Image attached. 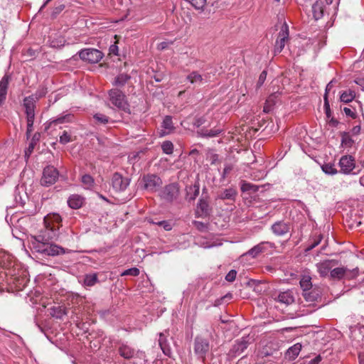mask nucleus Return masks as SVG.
I'll use <instances>...</instances> for the list:
<instances>
[{
    "mask_svg": "<svg viewBox=\"0 0 364 364\" xmlns=\"http://www.w3.org/2000/svg\"><path fill=\"white\" fill-rule=\"evenodd\" d=\"M61 221L58 214L47 215L44 218V228L38 235L31 237V248L45 256L55 257L68 253V250L53 243V240H57L59 237Z\"/></svg>",
    "mask_w": 364,
    "mask_h": 364,
    "instance_id": "1",
    "label": "nucleus"
},
{
    "mask_svg": "<svg viewBox=\"0 0 364 364\" xmlns=\"http://www.w3.org/2000/svg\"><path fill=\"white\" fill-rule=\"evenodd\" d=\"M358 273L359 269L358 267L349 269L345 267H338L333 269L332 268L329 277L331 279L333 280H341L343 279L351 280L355 279L358 276Z\"/></svg>",
    "mask_w": 364,
    "mask_h": 364,
    "instance_id": "2",
    "label": "nucleus"
},
{
    "mask_svg": "<svg viewBox=\"0 0 364 364\" xmlns=\"http://www.w3.org/2000/svg\"><path fill=\"white\" fill-rule=\"evenodd\" d=\"M210 349V343L208 339L201 337H196L194 341V353L198 358L205 363L206 355Z\"/></svg>",
    "mask_w": 364,
    "mask_h": 364,
    "instance_id": "3",
    "label": "nucleus"
},
{
    "mask_svg": "<svg viewBox=\"0 0 364 364\" xmlns=\"http://www.w3.org/2000/svg\"><path fill=\"white\" fill-rule=\"evenodd\" d=\"M36 100L31 96L25 97L23 100V106L26 109L27 117V134H30L33 130V125L35 118Z\"/></svg>",
    "mask_w": 364,
    "mask_h": 364,
    "instance_id": "4",
    "label": "nucleus"
},
{
    "mask_svg": "<svg viewBox=\"0 0 364 364\" xmlns=\"http://www.w3.org/2000/svg\"><path fill=\"white\" fill-rule=\"evenodd\" d=\"M289 26L287 24L286 22H284L282 24L280 31L277 35L274 48V55H277L280 53L282 50L284 49L286 43L289 41Z\"/></svg>",
    "mask_w": 364,
    "mask_h": 364,
    "instance_id": "5",
    "label": "nucleus"
},
{
    "mask_svg": "<svg viewBox=\"0 0 364 364\" xmlns=\"http://www.w3.org/2000/svg\"><path fill=\"white\" fill-rule=\"evenodd\" d=\"M109 95L112 105L124 111L129 109V105L126 101L125 95L121 90L112 89L109 92Z\"/></svg>",
    "mask_w": 364,
    "mask_h": 364,
    "instance_id": "6",
    "label": "nucleus"
},
{
    "mask_svg": "<svg viewBox=\"0 0 364 364\" xmlns=\"http://www.w3.org/2000/svg\"><path fill=\"white\" fill-rule=\"evenodd\" d=\"M79 56L82 60L90 63H97L103 57V53L95 48H85L79 52Z\"/></svg>",
    "mask_w": 364,
    "mask_h": 364,
    "instance_id": "7",
    "label": "nucleus"
},
{
    "mask_svg": "<svg viewBox=\"0 0 364 364\" xmlns=\"http://www.w3.org/2000/svg\"><path fill=\"white\" fill-rule=\"evenodd\" d=\"M58 171L53 166H47L43 169L41 183L45 186H49L56 181L58 178Z\"/></svg>",
    "mask_w": 364,
    "mask_h": 364,
    "instance_id": "8",
    "label": "nucleus"
},
{
    "mask_svg": "<svg viewBox=\"0 0 364 364\" xmlns=\"http://www.w3.org/2000/svg\"><path fill=\"white\" fill-rule=\"evenodd\" d=\"M355 161H338V166L340 167L338 173L344 174H358L361 171L363 166L356 164Z\"/></svg>",
    "mask_w": 364,
    "mask_h": 364,
    "instance_id": "9",
    "label": "nucleus"
},
{
    "mask_svg": "<svg viewBox=\"0 0 364 364\" xmlns=\"http://www.w3.org/2000/svg\"><path fill=\"white\" fill-rule=\"evenodd\" d=\"M144 182V188L151 192L156 191L161 186V179L154 174L146 175L143 178Z\"/></svg>",
    "mask_w": 364,
    "mask_h": 364,
    "instance_id": "10",
    "label": "nucleus"
},
{
    "mask_svg": "<svg viewBox=\"0 0 364 364\" xmlns=\"http://www.w3.org/2000/svg\"><path fill=\"white\" fill-rule=\"evenodd\" d=\"M338 264L334 259H326L316 264V269L321 277H329L332 268Z\"/></svg>",
    "mask_w": 364,
    "mask_h": 364,
    "instance_id": "11",
    "label": "nucleus"
},
{
    "mask_svg": "<svg viewBox=\"0 0 364 364\" xmlns=\"http://www.w3.org/2000/svg\"><path fill=\"white\" fill-rule=\"evenodd\" d=\"M179 193V188L176 183H171L166 186L161 193V197L168 201L171 202L176 200Z\"/></svg>",
    "mask_w": 364,
    "mask_h": 364,
    "instance_id": "12",
    "label": "nucleus"
},
{
    "mask_svg": "<svg viewBox=\"0 0 364 364\" xmlns=\"http://www.w3.org/2000/svg\"><path fill=\"white\" fill-rule=\"evenodd\" d=\"M291 225L289 223L284 220L275 222L271 226V230L273 234L277 237H282L290 232Z\"/></svg>",
    "mask_w": 364,
    "mask_h": 364,
    "instance_id": "13",
    "label": "nucleus"
},
{
    "mask_svg": "<svg viewBox=\"0 0 364 364\" xmlns=\"http://www.w3.org/2000/svg\"><path fill=\"white\" fill-rule=\"evenodd\" d=\"M250 344L248 337H243L240 340L235 341V343L230 350L229 355L232 357H237L244 352Z\"/></svg>",
    "mask_w": 364,
    "mask_h": 364,
    "instance_id": "14",
    "label": "nucleus"
},
{
    "mask_svg": "<svg viewBox=\"0 0 364 364\" xmlns=\"http://www.w3.org/2000/svg\"><path fill=\"white\" fill-rule=\"evenodd\" d=\"M112 184L113 188L116 191H123L129 186V179L128 178L123 177L119 173H114L112 176Z\"/></svg>",
    "mask_w": 364,
    "mask_h": 364,
    "instance_id": "15",
    "label": "nucleus"
},
{
    "mask_svg": "<svg viewBox=\"0 0 364 364\" xmlns=\"http://www.w3.org/2000/svg\"><path fill=\"white\" fill-rule=\"evenodd\" d=\"M274 300L288 306L294 302L295 297L294 292L291 290L288 289L287 291L279 292L274 298Z\"/></svg>",
    "mask_w": 364,
    "mask_h": 364,
    "instance_id": "16",
    "label": "nucleus"
},
{
    "mask_svg": "<svg viewBox=\"0 0 364 364\" xmlns=\"http://www.w3.org/2000/svg\"><path fill=\"white\" fill-rule=\"evenodd\" d=\"M160 136H165L172 133L174 130V126L171 116H166L161 124Z\"/></svg>",
    "mask_w": 364,
    "mask_h": 364,
    "instance_id": "17",
    "label": "nucleus"
},
{
    "mask_svg": "<svg viewBox=\"0 0 364 364\" xmlns=\"http://www.w3.org/2000/svg\"><path fill=\"white\" fill-rule=\"evenodd\" d=\"M336 161H323V163H319L322 171L326 174L333 175L338 173L337 169L338 163L336 164Z\"/></svg>",
    "mask_w": 364,
    "mask_h": 364,
    "instance_id": "18",
    "label": "nucleus"
},
{
    "mask_svg": "<svg viewBox=\"0 0 364 364\" xmlns=\"http://www.w3.org/2000/svg\"><path fill=\"white\" fill-rule=\"evenodd\" d=\"M186 80L196 86H200L207 82L203 75H200L198 71H192L190 73L187 75Z\"/></svg>",
    "mask_w": 364,
    "mask_h": 364,
    "instance_id": "19",
    "label": "nucleus"
},
{
    "mask_svg": "<svg viewBox=\"0 0 364 364\" xmlns=\"http://www.w3.org/2000/svg\"><path fill=\"white\" fill-rule=\"evenodd\" d=\"M119 354L125 359H131L135 356L139 352L128 346L127 344H122L118 349Z\"/></svg>",
    "mask_w": 364,
    "mask_h": 364,
    "instance_id": "20",
    "label": "nucleus"
},
{
    "mask_svg": "<svg viewBox=\"0 0 364 364\" xmlns=\"http://www.w3.org/2000/svg\"><path fill=\"white\" fill-rule=\"evenodd\" d=\"M210 210L208 202L205 200H200L197 205L196 215L197 217L205 218L209 215Z\"/></svg>",
    "mask_w": 364,
    "mask_h": 364,
    "instance_id": "21",
    "label": "nucleus"
},
{
    "mask_svg": "<svg viewBox=\"0 0 364 364\" xmlns=\"http://www.w3.org/2000/svg\"><path fill=\"white\" fill-rule=\"evenodd\" d=\"M237 194L235 188L230 187L222 191L218 196V198L220 200H230L235 201Z\"/></svg>",
    "mask_w": 364,
    "mask_h": 364,
    "instance_id": "22",
    "label": "nucleus"
},
{
    "mask_svg": "<svg viewBox=\"0 0 364 364\" xmlns=\"http://www.w3.org/2000/svg\"><path fill=\"white\" fill-rule=\"evenodd\" d=\"M159 336V344L161 350L166 355L170 357L171 354V349L167 341V336L165 335L164 333H160Z\"/></svg>",
    "mask_w": 364,
    "mask_h": 364,
    "instance_id": "23",
    "label": "nucleus"
},
{
    "mask_svg": "<svg viewBox=\"0 0 364 364\" xmlns=\"http://www.w3.org/2000/svg\"><path fill=\"white\" fill-rule=\"evenodd\" d=\"M9 82V77L8 75H4L0 81V107L6 100Z\"/></svg>",
    "mask_w": 364,
    "mask_h": 364,
    "instance_id": "24",
    "label": "nucleus"
},
{
    "mask_svg": "<svg viewBox=\"0 0 364 364\" xmlns=\"http://www.w3.org/2000/svg\"><path fill=\"white\" fill-rule=\"evenodd\" d=\"M84 198L77 194L70 196L68 200L69 207L73 209H78L82 206Z\"/></svg>",
    "mask_w": 364,
    "mask_h": 364,
    "instance_id": "25",
    "label": "nucleus"
},
{
    "mask_svg": "<svg viewBox=\"0 0 364 364\" xmlns=\"http://www.w3.org/2000/svg\"><path fill=\"white\" fill-rule=\"evenodd\" d=\"M305 300L308 302H314L318 300L321 296V292L318 289L314 288L302 293Z\"/></svg>",
    "mask_w": 364,
    "mask_h": 364,
    "instance_id": "26",
    "label": "nucleus"
},
{
    "mask_svg": "<svg viewBox=\"0 0 364 364\" xmlns=\"http://www.w3.org/2000/svg\"><path fill=\"white\" fill-rule=\"evenodd\" d=\"M301 350V345L300 343H296L287 350L286 355L289 358V359L294 360L299 355Z\"/></svg>",
    "mask_w": 364,
    "mask_h": 364,
    "instance_id": "27",
    "label": "nucleus"
},
{
    "mask_svg": "<svg viewBox=\"0 0 364 364\" xmlns=\"http://www.w3.org/2000/svg\"><path fill=\"white\" fill-rule=\"evenodd\" d=\"M240 188L242 192L256 193L259 191V186L246 181L240 182Z\"/></svg>",
    "mask_w": 364,
    "mask_h": 364,
    "instance_id": "28",
    "label": "nucleus"
},
{
    "mask_svg": "<svg viewBox=\"0 0 364 364\" xmlns=\"http://www.w3.org/2000/svg\"><path fill=\"white\" fill-rule=\"evenodd\" d=\"M12 258L9 254L4 252H0V266L4 268H10L11 267Z\"/></svg>",
    "mask_w": 364,
    "mask_h": 364,
    "instance_id": "29",
    "label": "nucleus"
},
{
    "mask_svg": "<svg viewBox=\"0 0 364 364\" xmlns=\"http://www.w3.org/2000/svg\"><path fill=\"white\" fill-rule=\"evenodd\" d=\"M266 244L269 245L271 247H274V244L272 242H263L252 247L249 252L250 254L253 257H256L264 250V245Z\"/></svg>",
    "mask_w": 364,
    "mask_h": 364,
    "instance_id": "30",
    "label": "nucleus"
},
{
    "mask_svg": "<svg viewBox=\"0 0 364 364\" xmlns=\"http://www.w3.org/2000/svg\"><path fill=\"white\" fill-rule=\"evenodd\" d=\"M299 284L303 292L313 289L311 277L309 275H304L301 277Z\"/></svg>",
    "mask_w": 364,
    "mask_h": 364,
    "instance_id": "31",
    "label": "nucleus"
},
{
    "mask_svg": "<svg viewBox=\"0 0 364 364\" xmlns=\"http://www.w3.org/2000/svg\"><path fill=\"white\" fill-rule=\"evenodd\" d=\"M208 151L206 148H204L203 146L199 145L198 148H194L189 151V156L192 158H204L205 155L203 153H208Z\"/></svg>",
    "mask_w": 364,
    "mask_h": 364,
    "instance_id": "32",
    "label": "nucleus"
},
{
    "mask_svg": "<svg viewBox=\"0 0 364 364\" xmlns=\"http://www.w3.org/2000/svg\"><path fill=\"white\" fill-rule=\"evenodd\" d=\"M98 282L97 274H87L84 277L83 284L87 287H92Z\"/></svg>",
    "mask_w": 364,
    "mask_h": 364,
    "instance_id": "33",
    "label": "nucleus"
},
{
    "mask_svg": "<svg viewBox=\"0 0 364 364\" xmlns=\"http://www.w3.org/2000/svg\"><path fill=\"white\" fill-rule=\"evenodd\" d=\"M312 11L314 17L316 20L321 18L323 14L322 3L316 1L315 4H314L312 6Z\"/></svg>",
    "mask_w": 364,
    "mask_h": 364,
    "instance_id": "34",
    "label": "nucleus"
},
{
    "mask_svg": "<svg viewBox=\"0 0 364 364\" xmlns=\"http://www.w3.org/2000/svg\"><path fill=\"white\" fill-rule=\"evenodd\" d=\"M355 97V93L353 90H348L343 91L340 97L341 101L344 103H348L353 100Z\"/></svg>",
    "mask_w": 364,
    "mask_h": 364,
    "instance_id": "35",
    "label": "nucleus"
},
{
    "mask_svg": "<svg viewBox=\"0 0 364 364\" xmlns=\"http://www.w3.org/2000/svg\"><path fill=\"white\" fill-rule=\"evenodd\" d=\"M73 119V115L71 114H67L65 115L60 116L57 117L55 119L53 120L50 124H63L65 122H70Z\"/></svg>",
    "mask_w": 364,
    "mask_h": 364,
    "instance_id": "36",
    "label": "nucleus"
},
{
    "mask_svg": "<svg viewBox=\"0 0 364 364\" xmlns=\"http://www.w3.org/2000/svg\"><path fill=\"white\" fill-rule=\"evenodd\" d=\"M188 3L191 4L192 6L198 11H203L206 4V0H185Z\"/></svg>",
    "mask_w": 364,
    "mask_h": 364,
    "instance_id": "37",
    "label": "nucleus"
},
{
    "mask_svg": "<svg viewBox=\"0 0 364 364\" xmlns=\"http://www.w3.org/2000/svg\"><path fill=\"white\" fill-rule=\"evenodd\" d=\"M277 98L276 95H271L268 97L264 106V112H269L272 108V106L275 104V99Z\"/></svg>",
    "mask_w": 364,
    "mask_h": 364,
    "instance_id": "38",
    "label": "nucleus"
},
{
    "mask_svg": "<svg viewBox=\"0 0 364 364\" xmlns=\"http://www.w3.org/2000/svg\"><path fill=\"white\" fill-rule=\"evenodd\" d=\"M130 76L127 74L122 73L119 74L114 81V85L117 86H123L129 80Z\"/></svg>",
    "mask_w": 364,
    "mask_h": 364,
    "instance_id": "39",
    "label": "nucleus"
},
{
    "mask_svg": "<svg viewBox=\"0 0 364 364\" xmlns=\"http://www.w3.org/2000/svg\"><path fill=\"white\" fill-rule=\"evenodd\" d=\"M222 132L220 129H214L210 130H203L201 129L200 131V134L202 136H208V137H214L218 136Z\"/></svg>",
    "mask_w": 364,
    "mask_h": 364,
    "instance_id": "40",
    "label": "nucleus"
},
{
    "mask_svg": "<svg viewBox=\"0 0 364 364\" xmlns=\"http://www.w3.org/2000/svg\"><path fill=\"white\" fill-rule=\"evenodd\" d=\"M81 181L85 186V188L90 189L93 186L94 180L92 176L88 174H85L82 176Z\"/></svg>",
    "mask_w": 364,
    "mask_h": 364,
    "instance_id": "41",
    "label": "nucleus"
},
{
    "mask_svg": "<svg viewBox=\"0 0 364 364\" xmlns=\"http://www.w3.org/2000/svg\"><path fill=\"white\" fill-rule=\"evenodd\" d=\"M72 141H73L72 136L67 131H64L60 136L59 141L63 144H66Z\"/></svg>",
    "mask_w": 364,
    "mask_h": 364,
    "instance_id": "42",
    "label": "nucleus"
},
{
    "mask_svg": "<svg viewBox=\"0 0 364 364\" xmlns=\"http://www.w3.org/2000/svg\"><path fill=\"white\" fill-rule=\"evenodd\" d=\"M161 148L165 154H170L173 152V145L171 141H166L162 144Z\"/></svg>",
    "mask_w": 364,
    "mask_h": 364,
    "instance_id": "43",
    "label": "nucleus"
},
{
    "mask_svg": "<svg viewBox=\"0 0 364 364\" xmlns=\"http://www.w3.org/2000/svg\"><path fill=\"white\" fill-rule=\"evenodd\" d=\"M139 274V269L136 267H132L124 271L122 273V276L131 275L134 277H136Z\"/></svg>",
    "mask_w": 364,
    "mask_h": 364,
    "instance_id": "44",
    "label": "nucleus"
},
{
    "mask_svg": "<svg viewBox=\"0 0 364 364\" xmlns=\"http://www.w3.org/2000/svg\"><path fill=\"white\" fill-rule=\"evenodd\" d=\"M94 118L100 123L101 124H107L109 122V117L106 115L100 113L95 114L94 115Z\"/></svg>",
    "mask_w": 364,
    "mask_h": 364,
    "instance_id": "45",
    "label": "nucleus"
},
{
    "mask_svg": "<svg viewBox=\"0 0 364 364\" xmlns=\"http://www.w3.org/2000/svg\"><path fill=\"white\" fill-rule=\"evenodd\" d=\"M46 91L44 89L37 90L34 94L30 95L33 100L38 101L41 97H44Z\"/></svg>",
    "mask_w": 364,
    "mask_h": 364,
    "instance_id": "46",
    "label": "nucleus"
},
{
    "mask_svg": "<svg viewBox=\"0 0 364 364\" xmlns=\"http://www.w3.org/2000/svg\"><path fill=\"white\" fill-rule=\"evenodd\" d=\"M237 275V272L234 269L230 270L225 276V279L228 282H232L235 281Z\"/></svg>",
    "mask_w": 364,
    "mask_h": 364,
    "instance_id": "47",
    "label": "nucleus"
},
{
    "mask_svg": "<svg viewBox=\"0 0 364 364\" xmlns=\"http://www.w3.org/2000/svg\"><path fill=\"white\" fill-rule=\"evenodd\" d=\"M208 152V153H203L205 155L204 158H206V159H216L218 158V155L215 154L214 150L206 149Z\"/></svg>",
    "mask_w": 364,
    "mask_h": 364,
    "instance_id": "48",
    "label": "nucleus"
},
{
    "mask_svg": "<svg viewBox=\"0 0 364 364\" xmlns=\"http://www.w3.org/2000/svg\"><path fill=\"white\" fill-rule=\"evenodd\" d=\"M267 77V72L265 70H263L259 76L257 81V87H260L263 85Z\"/></svg>",
    "mask_w": 364,
    "mask_h": 364,
    "instance_id": "49",
    "label": "nucleus"
},
{
    "mask_svg": "<svg viewBox=\"0 0 364 364\" xmlns=\"http://www.w3.org/2000/svg\"><path fill=\"white\" fill-rule=\"evenodd\" d=\"M343 112L347 116L350 117L353 119H355L356 117L355 113L348 107H344Z\"/></svg>",
    "mask_w": 364,
    "mask_h": 364,
    "instance_id": "50",
    "label": "nucleus"
},
{
    "mask_svg": "<svg viewBox=\"0 0 364 364\" xmlns=\"http://www.w3.org/2000/svg\"><path fill=\"white\" fill-rule=\"evenodd\" d=\"M118 46L115 43L111 45L109 48V53L115 55H118Z\"/></svg>",
    "mask_w": 364,
    "mask_h": 364,
    "instance_id": "51",
    "label": "nucleus"
},
{
    "mask_svg": "<svg viewBox=\"0 0 364 364\" xmlns=\"http://www.w3.org/2000/svg\"><path fill=\"white\" fill-rule=\"evenodd\" d=\"M64 9H65V6L63 4H60L54 9L53 14L57 15V14H60Z\"/></svg>",
    "mask_w": 364,
    "mask_h": 364,
    "instance_id": "52",
    "label": "nucleus"
},
{
    "mask_svg": "<svg viewBox=\"0 0 364 364\" xmlns=\"http://www.w3.org/2000/svg\"><path fill=\"white\" fill-rule=\"evenodd\" d=\"M169 43L164 41L158 44V49L159 50H164L166 48H168Z\"/></svg>",
    "mask_w": 364,
    "mask_h": 364,
    "instance_id": "53",
    "label": "nucleus"
},
{
    "mask_svg": "<svg viewBox=\"0 0 364 364\" xmlns=\"http://www.w3.org/2000/svg\"><path fill=\"white\" fill-rule=\"evenodd\" d=\"M232 169L231 166H227L223 169V177L225 178Z\"/></svg>",
    "mask_w": 364,
    "mask_h": 364,
    "instance_id": "54",
    "label": "nucleus"
},
{
    "mask_svg": "<svg viewBox=\"0 0 364 364\" xmlns=\"http://www.w3.org/2000/svg\"><path fill=\"white\" fill-rule=\"evenodd\" d=\"M355 82L363 87L364 90V78L363 77H358L355 80Z\"/></svg>",
    "mask_w": 364,
    "mask_h": 364,
    "instance_id": "55",
    "label": "nucleus"
},
{
    "mask_svg": "<svg viewBox=\"0 0 364 364\" xmlns=\"http://www.w3.org/2000/svg\"><path fill=\"white\" fill-rule=\"evenodd\" d=\"M194 224L196 226V228L199 230H203L205 228V225L202 222L195 221Z\"/></svg>",
    "mask_w": 364,
    "mask_h": 364,
    "instance_id": "56",
    "label": "nucleus"
},
{
    "mask_svg": "<svg viewBox=\"0 0 364 364\" xmlns=\"http://www.w3.org/2000/svg\"><path fill=\"white\" fill-rule=\"evenodd\" d=\"M323 98H324V105H323L324 106V109H329L330 105H329V103H328V97H327V94L326 93H325Z\"/></svg>",
    "mask_w": 364,
    "mask_h": 364,
    "instance_id": "57",
    "label": "nucleus"
},
{
    "mask_svg": "<svg viewBox=\"0 0 364 364\" xmlns=\"http://www.w3.org/2000/svg\"><path fill=\"white\" fill-rule=\"evenodd\" d=\"M321 360V357L320 355H318L315 357L314 359H312L309 364H318Z\"/></svg>",
    "mask_w": 364,
    "mask_h": 364,
    "instance_id": "58",
    "label": "nucleus"
},
{
    "mask_svg": "<svg viewBox=\"0 0 364 364\" xmlns=\"http://www.w3.org/2000/svg\"><path fill=\"white\" fill-rule=\"evenodd\" d=\"M224 301L225 300H224V299H223V296L219 299H217L215 301L214 306H220L223 303Z\"/></svg>",
    "mask_w": 364,
    "mask_h": 364,
    "instance_id": "59",
    "label": "nucleus"
},
{
    "mask_svg": "<svg viewBox=\"0 0 364 364\" xmlns=\"http://www.w3.org/2000/svg\"><path fill=\"white\" fill-rule=\"evenodd\" d=\"M160 225H164V228L166 230H171V225L167 224L165 221H161L159 223Z\"/></svg>",
    "mask_w": 364,
    "mask_h": 364,
    "instance_id": "60",
    "label": "nucleus"
},
{
    "mask_svg": "<svg viewBox=\"0 0 364 364\" xmlns=\"http://www.w3.org/2000/svg\"><path fill=\"white\" fill-rule=\"evenodd\" d=\"M360 132V126H355L353 129H352V132L353 134H359Z\"/></svg>",
    "mask_w": 364,
    "mask_h": 364,
    "instance_id": "61",
    "label": "nucleus"
},
{
    "mask_svg": "<svg viewBox=\"0 0 364 364\" xmlns=\"http://www.w3.org/2000/svg\"><path fill=\"white\" fill-rule=\"evenodd\" d=\"M202 124H203V119H198L194 122V125L196 126L197 127L200 126Z\"/></svg>",
    "mask_w": 364,
    "mask_h": 364,
    "instance_id": "62",
    "label": "nucleus"
},
{
    "mask_svg": "<svg viewBox=\"0 0 364 364\" xmlns=\"http://www.w3.org/2000/svg\"><path fill=\"white\" fill-rule=\"evenodd\" d=\"M333 87V85H332V81H331L327 85H326V93L327 94L328 92H329L331 88Z\"/></svg>",
    "mask_w": 364,
    "mask_h": 364,
    "instance_id": "63",
    "label": "nucleus"
},
{
    "mask_svg": "<svg viewBox=\"0 0 364 364\" xmlns=\"http://www.w3.org/2000/svg\"><path fill=\"white\" fill-rule=\"evenodd\" d=\"M360 364H364V354L359 355Z\"/></svg>",
    "mask_w": 364,
    "mask_h": 364,
    "instance_id": "64",
    "label": "nucleus"
}]
</instances>
